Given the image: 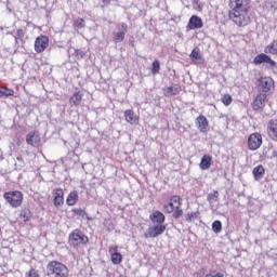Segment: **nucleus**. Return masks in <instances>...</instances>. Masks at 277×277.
Returning a JSON list of instances; mask_svg holds the SVG:
<instances>
[{
  "label": "nucleus",
  "instance_id": "nucleus-1",
  "mask_svg": "<svg viewBox=\"0 0 277 277\" xmlns=\"http://www.w3.org/2000/svg\"><path fill=\"white\" fill-rule=\"evenodd\" d=\"M48 276L51 277H68V267L62 262L51 261L47 265Z\"/></svg>",
  "mask_w": 277,
  "mask_h": 277
},
{
  "label": "nucleus",
  "instance_id": "nucleus-2",
  "mask_svg": "<svg viewBox=\"0 0 277 277\" xmlns=\"http://www.w3.org/2000/svg\"><path fill=\"white\" fill-rule=\"evenodd\" d=\"M229 18L238 27L250 25V15L248 14V11H229Z\"/></svg>",
  "mask_w": 277,
  "mask_h": 277
},
{
  "label": "nucleus",
  "instance_id": "nucleus-3",
  "mask_svg": "<svg viewBox=\"0 0 277 277\" xmlns=\"http://www.w3.org/2000/svg\"><path fill=\"white\" fill-rule=\"evenodd\" d=\"M3 198L14 209L23 205V193L19 190L4 193Z\"/></svg>",
  "mask_w": 277,
  "mask_h": 277
},
{
  "label": "nucleus",
  "instance_id": "nucleus-4",
  "mask_svg": "<svg viewBox=\"0 0 277 277\" xmlns=\"http://www.w3.org/2000/svg\"><path fill=\"white\" fill-rule=\"evenodd\" d=\"M90 241L88 236L83 234L80 229H75L70 235H69V245L72 246L74 248H77V246L85 245Z\"/></svg>",
  "mask_w": 277,
  "mask_h": 277
},
{
  "label": "nucleus",
  "instance_id": "nucleus-5",
  "mask_svg": "<svg viewBox=\"0 0 277 277\" xmlns=\"http://www.w3.org/2000/svg\"><path fill=\"white\" fill-rule=\"evenodd\" d=\"M256 85L260 94H267L274 90V79L272 77H260Z\"/></svg>",
  "mask_w": 277,
  "mask_h": 277
},
{
  "label": "nucleus",
  "instance_id": "nucleus-6",
  "mask_svg": "<svg viewBox=\"0 0 277 277\" xmlns=\"http://www.w3.org/2000/svg\"><path fill=\"white\" fill-rule=\"evenodd\" d=\"M229 8L232 12H248L250 10V0H230Z\"/></svg>",
  "mask_w": 277,
  "mask_h": 277
},
{
  "label": "nucleus",
  "instance_id": "nucleus-7",
  "mask_svg": "<svg viewBox=\"0 0 277 277\" xmlns=\"http://www.w3.org/2000/svg\"><path fill=\"white\" fill-rule=\"evenodd\" d=\"M263 145V136L261 133H252L248 137V148L249 150H259Z\"/></svg>",
  "mask_w": 277,
  "mask_h": 277
},
{
  "label": "nucleus",
  "instance_id": "nucleus-8",
  "mask_svg": "<svg viewBox=\"0 0 277 277\" xmlns=\"http://www.w3.org/2000/svg\"><path fill=\"white\" fill-rule=\"evenodd\" d=\"M49 47V37L40 36L35 40V51L36 53H44Z\"/></svg>",
  "mask_w": 277,
  "mask_h": 277
},
{
  "label": "nucleus",
  "instance_id": "nucleus-9",
  "mask_svg": "<svg viewBox=\"0 0 277 277\" xmlns=\"http://www.w3.org/2000/svg\"><path fill=\"white\" fill-rule=\"evenodd\" d=\"M117 27L118 32L114 35V41L116 44L122 42L124 40V36H127V31H129V25H127V23H121Z\"/></svg>",
  "mask_w": 277,
  "mask_h": 277
},
{
  "label": "nucleus",
  "instance_id": "nucleus-10",
  "mask_svg": "<svg viewBox=\"0 0 277 277\" xmlns=\"http://www.w3.org/2000/svg\"><path fill=\"white\" fill-rule=\"evenodd\" d=\"M253 64H255L256 66H259L261 64H269V66L272 68H274L276 66L275 61L272 60V57L265 53H261V54L256 55L253 60Z\"/></svg>",
  "mask_w": 277,
  "mask_h": 277
},
{
  "label": "nucleus",
  "instance_id": "nucleus-11",
  "mask_svg": "<svg viewBox=\"0 0 277 277\" xmlns=\"http://www.w3.org/2000/svg\"><path fill=\"white\" fill-rule=\"evenodd\" d=\"M163 233H166V225H154L146 230L145 237L147 239L148 237L155 238L163 235Z\"/></svg>",
  "mask_w": 277,
  "mask_h": 277
},
{
  "label": "nucleus",
  "instance_id": "nucleus-12",
  "mask_svg": "<svg viewBox=\"0 0 277 277\" xmlns=\"http://www.w3.org/2000/svg\"><path fill=\"white\" fill-rule=\"evenodd\" d=\"M265 101H267V94L260 93L252 103V109L259 111L265 107Z\"/></svg>",
  "mask_w": 277,
  "mask_h": 277
},
{
  "label": "nucleus",
  "instance_id": "nucleus-13",
  "mask_svg": "<svg viewBox=\"0 0 277 277\" xmlns=\"http://www.w3.org/2000/svg\"><path fill=\"white\" fill-rule=\"evenodd\" d=\"M196 124L200 131V133H208L209 132V120H207V117L199 116L196 119Z\"/></svg>",
  "mask_w": 277,
  "mask_h": 277
},
{
  "label": "nucleus",
  "instance_id": "nucleus-14",
  "mask_svg": "<svg viewBox=\"0 0 277 277\" xmlns=\"http://www.w3.org/2000/svg\"><path fill=\"white\" fill-rule=\"evenodd\" d=\"M267 133L274 142H277V119H271L267 123Z\"/></svg>",
  "mask_w": 277,
  "mask_h": 277
},
{
  "label": "nucleus",
  "instance_id": "nucleus-15",
  "mask_svg": "<svg viewBox=\"0 0 277 277\" xmlns=\"http://www.w3.org/2000/svg\"><path fill=\"white\" fill-rule=\"evenodd\" d=\"M53 194H54V199H53L54 207H62V205H64V189L56 188L53 190Z\"/></svg>",
  "mask_w": 277,
  "mask_h": 277
},
{
  "label": "nucleus",
  "instance_id": "nucleus-16",
  "mask_svg": "<svg viewBox=\"0 0 277 277\" xmlns=\"http://www.w3.org/2000/svg\"><path fill=\"white\" fill-rule=\"evenodd\" d=\"M202 18L198 17V15H193L188 21V29H202Z\"/></svg>",
  "mask_w": 277,
  "mask_h": 277
},
{
  "label": "nucleus",
  "instance_id": "nucleus-17",
  "mask_svg": "<svg viewBox=\"0 0 277 277\" xmlns=\"http://www.w3.org/2000/svg\"><path fill=\"white\" fill-rule=\"evenodd\" d=\"M149 220H151L153 224H158V226H163V222H166V215L161 211H155L149 215Z\"/></svg>",
  "mask_w": 277,
  "mask_h": 277
},
{
  "label": "nucleus",
  "instance_id": "nucleus-18",
  "mask_svg": "<svg viewBox=\"0 0 277 277\" xmlns=\"http://www.w3.org/2000/svg\"><path fill=\"white\" fill-rule=\"evenodd\" d=\"M26 142L30 146H40V134L38 132H29L26 136Z\"/></svg>",
  "mask_w": 277,
  "mask_h": 277
},
{
  "label": "nucleus",
  "instance_id": "nucleus-19",
  "mask_svg": "<svg viewBox=\"0 0 277 277\" xmlns=\"http://www.w3.org/2000/svg\"><path fill=\"white\" fill-rule=\"evenodd\" d=\"M124 119L129 124H137V122H140V118L132 109H128L124 111Z\"/></svg>",
  "mask_w": 277,
  "mask_h": 277
},
{
  "label": "nucleus",
  "instance_id": "nucleus-20",
  "mask_svg": "<svg viewBox=\"0 0 277 277\" xmlns=\"http://www.w3.org/2000/svg\"><path fill=\"white\" fill-rule=\"evenodd\" d=\"M109 253L111 254L114 265H120V263H122V254L118 252L117 247H110Z\"/></svg>",
  "mask_w": 277,
  "mask_h": 277
},
{
  "label": "nucleus",
  "instance_id": "nucleus-21",
  "mask_svg": "<svg viewBox=\"0 0 277 277\" xmlns=\"http://www.w3.org/2000/svg\"><path fill=\"white\" fill-rule=\"evenodd\" d=\"M164 96H176L181 92V85L173 84L163 89Z\"/></svg>",
  "mask_w": 277,
  "mask_h": 277
},
{
  "label": "nucleus",
  "instance_id": "nucleus-22",
  "mask_svg": "<svg viewBox=\"0 0 277 277\" xmlns=\"http://www.w3.org/2000/svg\"><path fill=\"white\" fill-rule=\"evenodd\" d=\"M252 174L255 181H261L263 176H265V167H263L262 164H259L253 169Z\"/></svg>",
  "mask_w": 277,
  "mask_h": 277
},
{
  "label": "nucleus",
  "instance_id": "nucleus-23",
  "mask_svg": "<svg viewBox=\"0 0 277 277\" xmlns=\"http://www.w3.org/2000/svg\"><path fill=\"white\" fill-rule=\"evenodd\" d=\"M190 58L195 64H202L205 60L202 58V54H200V49L195 48L190 53Z\"/></svg>",
  "mask_w": 277,
  "mask_h": 277
},
{
  "label": "nucleus",
  "instance_id": "nucleus-24",
  "mask_svg": "<svg viewBox=\"0 0 277 277\" xmlns=\"http://www.w3.org/2000/svg\"><path fill=\"white\" fill-rule=\"evenodd\" d=\"M212 158L210 155H203L200 161V170H209L211 168Z\"/></svg>",
  "mask_w": 277,
  "mask_h": 277
},
{
  "label": "nucleus",
  "instance_id": "nucleus-25",
  "mask_svg": "<svg viewBox=\"0 0 277 277\" xmlns=\"http://www.w3.org/2000/svg\"><path fill=\"white\" fill-rule=\"evenodd\" d=\"M77 200H79V195H77V192H71L68 195L66 202L68 207H75V205H77Z\"/></svg>",
  "mask_w": 277,
  "mask_h": 277
},
{
  "label": "nucleus",
  "instance_id": "nucleus-26",
  "mask_svg": "<svg viewBox=\"0 0 277 277\" xmlns=\"http://www.w3.org/2000/svg\"><path fill=\"white\" fill-rule=\"evenodd\" d=\"M82 94L80 92H76L74 93V95L69 98V103L70 105H81V101H82Z\"/></svg>",
  "mask_w": 277,
  "mask_h": 277
},
{
  "label": "nucleus",
  "instance_id": "nucleus-27",
  "mask_svg": "<svg viewBox=\"0 0 277 277\" xmlns=\"http://www.w3.org/2000/svg\"><path fill=\"white\" fill-rule=\"evenodd\" d=\"M264 53H269L271 55H277V40H274L264 50Z\"/></svg>",
  "mask_w": 277,
  "mask_h": 277
},
{
  "label": "nucleus",
  "instance_id": "nucleus-28",
  "mask_svg": "<svg viewBox=\"0 0 277 277\" xmlns=\"http://www.w3.org/2000/svg\"><path fill=\"white\" fill-rule=\"evenodd\" d=\"M19 217L23 219V222H29L31 219V210H29V208H24L19 213Z\"/></svg>",
  "mask_w": 277,
  "mask_h": 277
},
{
  "label": "nucleus",
  "instance_id": "nucleus-29",
  "mask_svg": "<svg viewBox=\"0 0 277 277\" xmlns=\"http://www.w3.org/2000/svg\"><path fill=\"white\" fill-rule=\"evenodd\" d=\"M3 96L5 98H8V96H14V90L8 89L5 87H1L0 88V98H3Z\"/></svg>",
  "mask_w": 277,
  "mask_h": 277
},
{
  "label": "nucleus",
  "instance_id": "nucleus-30",
  "mask_svg": "<svg viewBox=\"0 0 277 277\" xmlns=\"http://www.w3.org/2000/svg\"><path fill=\"white\" fill-rule=\"evenodd\" d=\"M207 200L210 205H213V202H217V200H220V193L217 190H214L213 193L208 194Z\"/></svg>",
  "mask_w": 277,
  "mask_h": 277
},
{
  "label": "nucleus",
  "instance_id": "nucleus-31",
  "mask_svg": "<svg viewBox=\"0 0 277 277\" xmlns=\"http://www.w3.org/2000/svg\"><path fill=\"white\" fill-rule=\"evenodd\" d=\"M72 212L76 215H79L80 217H87V220H92V217L88 216V212H85V210L81 209V208H75L72 210Z\"/></svg>",
  "mask_w": 277,
  "mask_h": 277
},
{
  "label": "nucleus",
  "instance_id": "nucleus-32",
  "mask_svg": "<svg viewBox=\"0 0 277 277\" xmlns=\"http://www.w3.org/2000/svg\"><path fill=\"white\" fill-rule=\"evenodd\" d=\"M74 27H77L78 29H83L85 27V19L78 17L74 21Z\"/></svg>",
  "mask_w": 277,
  "mask_h": 277
},
{
  "label": "nucleus",
  "instance_id": "nucleus-33",
  "mask_svg": "<svg viewBox=\"0 0 277 277\" xmlns=\"http://www.w3.org/2000/svg\"><path fill=\"white\" fill-rule=\"evenodd\" d=\"M212 230L213 233H222V222L221 221H214L212 223Z\"/></svg>",
  "mask_w": 277,
  "mask_h": 277
},
{
  "label": "nucleus",
  "instance_id": "nucleus-34",
  "mask_svg": "<svg viewBox=\"0 0 277 277\" xmlns=\"http://www.w3.org/2000/svg\"><path fill=\"white\" fill-rule=\"evenodd\" d=\"M160 68H161V65H160L159 61H154L153 68H151L153 75H157V72H159Z\"/></svg>",
  "mask_w": 277,
  "mask_h": 277
},
{
  "label": "nucleus",
  "instance_id": "nucleus-35",
  "mask_svg": "<svg viewBox=\"0 0 277 277\" xmlns=\"http://www.w3.org/2000/svg\"><path fill=\"white\" fill-rule=\"evenodd\" d=\"M173 211V217H175V220H179V217H183V210L181 209V207L176 206L175 210Z\"/></svg>",
  "mask_w": 277,
  "mask_h": 277
},
{
  "label": "nucleus",
  "instance_id": "nucleus-36",
  "mask_svg": "<svg viewBox=\"0 0 277 277\" xmlns=\"http://www.w3.org/2000/svg\"><path fill=\"white\" fill-rule=\"evenodd\" d=\"M14 38H15V40H23V38H25V29H23V28L17 29Z\"/></svg>",
  "mask_w": 277,
  "mask_h": 277
},
{
  "label": "nucleus",
  "instance_id": "nucleus-37",
  "mask_svg": "<svg viewBox=\"0 0 277 277\" xmlns=\"http://www.w3.org/2000/svg\"><path fill=\"white\" fill-rule=\"evenodd\" d=\"M222 103L226 105V107H228V105H230V103H233V96L225 94L222 97Z\"/></svg>",
  "mask_w": 277,
  "mask_h": 277
},
{
  "label": "nucleus",
  "instance_id": "nucleus-38",
  "mask_svg": "<svg viewBox=\"0 0 277 277\" xmlns=\"http://www.w3.org/2000/svg\"><path fill=\"white\" fill-rule=\"evenodd\" d=\"M171 202L177 205V207H181V196L174 195L170 198Z\"/></svg>",
  "mask_w": 277,
  "mask_h": 277
},
{
  "label": "nucleus",
  "instance_id": "nucleus-39",
  "mask_svg": "<svg viewBox=\"0 0 277 277\" xmlns=\"http://www.w3.org/2000/svg\"><path fill=\"white\" fill-rule=\"evenodd\" d=\"M75 55L78 60H83V57H85V52L82 50H75Z\"/></svg>",
  "mask_w": 277,
  "mask_h": 277
},
{
  "label": "nucleus",
  "instance_id": "nucleus-40",
  "mask_svg": "<svg viewBox=\"0 0 277 277\" xmlns=\"http://www.w3.org/2000/svg\"><path fill=\"white\" fill-rule=\"evenodd\" d=\"M194 217H198V212H190L186 215V221L192 222Z\"/></svg>",
  "mask_w": 277,
  "mask_h": 277
},
{
  "label": "nucleus",
  "instance_id": "nucleus-41",
  "mask_svg": "<svg viewBox=\"0 0 277 277\" xmlns=\"http://www.w3.org/2000/svg\"><path fill=\"white\" fill-rule=\"evenodd\" d=\"M27 277H40V275L38 274L37 269H30L29 273L27 274Z\"/></svg>",
  "mask_w": 277,
  "mask_h": 277
},
{
  "label": "nucleus",
  "instance_id": "nucleus-42",
  "mask_svg": "<svg viewBox=\"0 0 277 277\" xmlns=\"http://www.w3.org/2000/svg\"><path fill=\"white\" fill-rule=\"evenodd\" d=\"M163 211L166 213H173L174 210L171 207H169L168 205H164L163 206Z\"/></svg>",
  "mask_w": 277,
  "mask_h": 277
},
{
  "label": "nucleus",
  "instance_id": "nucleus-43",
  "mask_svg": "<svg viewBox=\"0 0 277 277\" xmlns=\"http://www.w3.org/2000/svg\"><path fill=\"white\" fill-rule=\"evenodd\" d=\"M202 276H205V272H202V271H199L194 274V277H202Z\"/></svg>",
  "mask_w": 277,
  "mask_h": 277
},
{
  "label": "nucleus",
  "instance_id": "nucleus-44",
  "mask_svg": "<svg viewBox=\"0 0 277 277\" xmlns=\"http://www.w3.org/2000/svg\"><path fill=\"white\" fill-rule=\"evenodd\" d=\"M206 277H224V275L217 273L216 275L208 274Z\"/></svg>",
  "mask_w": 277,
  "mask_h": 277
},
{
  "label": "nucleus",
  "instance_id": "nucleus-45",
  "mask_svg": "<svg viewBox=\"0 0 277 277\" xmlns=\"http://www.w3.org/2000/svg\"><path fill=\"white\" fill-rule=\"evenodd\" d=\"M167 206H169L173 211L174 209H176V207H174V201L172 200H170V202Z\"/></svg>",
  "mask_w": 277,
  "mask_h": 277
},
{
  "label": "nucleus",
  "instance_id": "nucleus-46",
  "mask_svg": "<svg viewBox=\"0 0 277 277\" xmlns=\"http://www.w3.org/2000/svg\"><path fill=\"white\" fill-rule=\"evenodd\" d=\"M272 10H277V2H271Z\"/></svg>",
  "mask_w": 277,
  "mask_h": 277
},
{
  "label": "nucleus",
  "instance_id": "nucleus-47",
  "mask_svg": "<svg viewBox=\"0 0 277 277\" xmlns=\"http://www.w3.org/2000/svg\"><path fill=\"white\" fill-rule=\"evenodd\" d=\"M104 5H109L111 3V0H103Z\"/></svg>",
  "mask_w": 277,
  "mask_h": 277
},
{
  "label": "nucleus",
  "instance_id": "nucleus-48",
  "mask_svg": "<svg viewBox=\"0 0 277 277\" xmlns=\"http://www.w3.org/2000/svg\"><path fill=\"white\" fill-rule=\"evenodd\" d=\"M1 155H3V151L0 149V157H1Z\"/></svg>",
  "mask_w": 277,
  "mask_h": 277
}]
</instances>
